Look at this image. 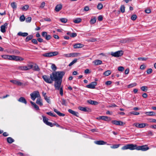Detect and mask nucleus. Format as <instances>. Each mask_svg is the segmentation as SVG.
Instances as JSON below:
<instances>
[{"instance_id": "obj_38", "label": "nucleus", "mask_w": 156, "mask_h": 156, "mask_svg": "<svg viewBox=\"0 0 156 156\" xmlns=\"http://www.w3.org/2000/svg\"><path fill=\"white\" fill-rule=\"evenodd\" d=\"M136 83H135L130 84L128 85L127 87L128 88H131L136 86Z\"/></svg>"}, {"instance_id": "obj_39", "label": "nucleus", "mask_w": 156, "mask_h": 156, "mask_svg": "<svg viewBox=\"0 0 156 156\" xmlns=\"http://www.w3.org/2000/svg\"><path fill=\"white\" fill-rule=\"evenodd\" d=\"M11 5L13 9H15L16 8V4L15 2H12L11 4Z\"/></svg>"}, {"instance_id": "obj_11", "label": "nucleus", "mask_w": 156, "mask_h": 156, "mask_svg": "<svg viewBox=\"0 0 156 156\" xmlns=\"http://www.w3.org/2000/svg\"><path fill=\"white\" fill-rule=\"evenodd\" d=\"M78 108L80 110L84 112H91V109L87 107H83L79 106L78 107Z\"/></svg>"}, {"instance_id": "obj_37", "label": "nucleus", "mask_w": 156, "mask_h": 156, "mask_svg": "<svg viewBox=\"0 0 156 156\" xmlns=\"http://www.w3.org/2000/svg\"><path fill=\"white\" fill-rule=\"evenodd\" d=\"M29 8V6L27 5H25L23 6L21 9L23 11H26Z\"/></svg>"}, {"instance_id": "obj_8", "label": "nucleus", "mask_w": 156, "mask_h": 156, "mask_svg": "<svg viewBox=\"0 0 156 156\" xmlns=\"http://www.w3.org/2000/svg\"><path fill=\"white\" fill-rule=\"evenodd\" d=\"M148 124L146 123H142L139 124L138 123H135L133 124V126H135L136 127L138 128H143L145 127L146 126H147Z\"/></svg>"}, {"instance_id": "obj_30", "label": "nucleus", "mask_w": 156, "mask_h": 156, "mask_svg": "<svg viewBox=\"0 0 156 156\" xmlns=\"http://www.w3.org/2000/svg\"><path fill=\"white\" fill-rule=\"evenodd\" d=\"M33 69L35 71H39L40 70L39 66L36 64H35L34 66H33Z\"/></svg>"}, {"instance_id": "obj_43", "label": "nucleus", "mask_w": 156, "mask_h": 156, "mask_svg": "<svg viewBox=\"0 0 156 156\" xmlns=\"http://www.w3.org/2000/svg\"><path fill=\"white\" fill-rule=\"evenodd\" d=\"M125 7L124 5H122L121 6L120 8V10L123 13L125 12Z\"/></svg>"}, {"instance_id": "obj_60", "label": "nucleus", "mask_w": 156, "mask_h": 156, "mask_svg": "<svg viewBox=\"0 0 156 156\" xmlns=\"http://www.w3.org/2000/svg\"><path fill=\"white\" fill-rule=\"evenodd\" d=\"M131 114L134 115H138L140 114V113L139 112H131Z\"/></svg>"}, {"instance_id": "obj_15", "label": "nucleus", "mask_w": 156, "mask_h": 156, "mask_svg": "<svg viewBox=\"0 0 156 156\" xmlns=\"http://www.w3.org/2000/svg\"><path fill=\"white\" fill-rule=\"evenodd\" d=\"M8 25V24L6 23L1 26V31L2 32L4 33L6 31L5 29L7 28Z\"/></svg>"}, {"instance_id": "obj_47", "label": "nucleus", "mask_w": 156, "mask_h": 156, "mask_svg": "<svg viewBox=\"0 0 156 156\" xmlns=\"http://www.w3.org/2000/svg\"><path fill=\"white\" fill-rule=\"evenodd\" d=\"M44 98L48 103H50L51 101H50V97H48L47 96L45 97Z\"/></svg>"}, {"instance_id": "obj_48", "label": "nucleus", "mask_w": 156, "mask_h": 156, "mask_svg": "<svg viewBox=\"0 0 156 156\" xmlns=\"http://www.w3.org/2000/svg\"><path fill=\"white\" fill-rule=\"evenodd\" d=\"M60 20L61 22L64 23H66L67 21V19L64 18L60 19Z\"/></svg>"}, {"instance_id": "obj_33", "label": "nucleus", "mask_w": 156, "mask_h": 156, "mask_svg": "<svg viewBox=\"0 0 156 156\" xmlns=\"http://www.w3.org/2000/svg\"><path fill=\"white\" fill-rule=\"evenodd\" d=\"M120 144H113L112 146H111V148L112 149H115L118 148L120 145Z\"/></svg>"}, {"instance_id": "obj_13", "label": "nucleus", "mask_w": 156, "mask_h": 156, "mask_svg": "<svg viewBox=\"0 0 156 156\" xmlns=\"http://www.w3.org/2000/svg\"><path fill=\"white\" fill-rule=\"evenodd\" d=\"M42 118L43 121L44 123L49 126H52V123L48 121V118L44 116H42Z\"/></svg>"}, {"instance_id": "obj_23", "label": "nucleus", "mask_w": 156, "mask_h": 156, "mask_svg": "<svg viewBox=\"0 0 156 156\" xmlns=\"http://www.w3.org/2000/svg\"><path fill=\"white\" fill-rule=\"evenodd\" d=\"M93 63L95 65H98L102 64V62L101 60H95L93 62Z\"/></svg>"}, {"instance_id": "obj_36", "label": "nucleus", "mask_w": 156, "mask_h": 156, "mask_svg": "<svg viewBox=\"0 0 156 156\" xmlns=\"http://www.w3.org/2000/svg\"><path fill=\"white\" fill-rule=\"evenodd\" d=\"M96 18L95 17L92 18L90 20V23L91 24H94L95 23L96 21Z\"/></svg>"}, {"instance_id": "obj_35", "label": "nucleus", "mask_w": 156, "mask_h": 156, "mask_svg": "<svg viewBox=\"0 0 156 156\" xmlns=\"http://www.w3.org/2000/svg\"><path fill=\"white\" fill-rule=\"evenodd\" d=\"M2 57L4 59H8L10 60L11 56V55H2Z\"/></svg>"}, {"instance_id": "obj_49", "label": "nucleus", "mask_w": 156, "mask_h": 156, "mask_svg": "<svg viewBox=\"0 0 156 156\" xmlns=\"http://www.w3.org/2000/svg\"><path fill=\"white\" fill-rule=\"evenodd\" d=\"M118 69L119 71L122 72L124 70V68L123 66H120L118 67Z\"/></svg>"}, {"instance_id": "obj_51", "label": "nucleus", "mask_w": 156, "mask_h": 156, "mask_svg": "<svg viewBox=\"0 0 156 156\" xmlns=\"http://www.w3.org/2000/svg\"><path fill=\"white\" fill-rule=\"evenodd\" d=\"M103 5H102L101 3H99L98 4L97 6V8L99 9H101L102 8Z\"/></svg>"}, {"instance_id": "obj_41", "label": "nucleus", "mask_w": 156, "mask_h": 156, "mask_svg": "<svg viewBox=\"0 0 156 156\" xmlns=\"http://www.w3.org/2000/svg\"><path fill=\"white\" fill-rule=\"evenodd\" d=\"M52 65L51 66V69L54 71H55L57 69V67L55 66V64H52Z\"/></svg>"}, {"instance_id": "obj_9", "label": "nucleus", "mask_w": 156, "mask_h": 156, "mask_svg": "<svg viewBox=\"0 0 156 156\" xmlns=\"http://www.w3.org/2000/svg\"><path fill=\"white\" fill-rule=\"evenodd\" d=\"M97 82H91L90 83L86 86V87L90 88V89H94L95 87V86L97 85Z\"/></svg>"}, {"instance_id": "obj_53", "label": "nucleus", "mask_w": 156, "mask_h": 156, "mask_svg": "<svg viewBox=\"0 0 156 156\" xmlns=\"http://www.w3.org/2000/svg\"><path fill=\"white\" fill-rule=\"evenodd\" d=\"M59 90H60V95L62 96L63 95V88L62 87H61L60 88Z\"/></svg>"}, {"instance_id": "obj_1", "label": "nucleus", "mask_w": 156, "mask_h": 156, "mask_svg": "<svg viewBox=\"0 0 156 156\" xmlns=\"http://www.w3.org/2000/svg\"><path fill=\"white\" fill-rule=\"evenodd\" d=\"M129 149L131 150L136 149L137 150H142V151H146L149 149L147 145H143L141 146H137L136 144H127L123 146L122 148V150Z\"/></svg>"}, {"instance_id": "obj_57", "label": "nucleus", "mask_w": 156, "mask_h": 156, "mask_svg": "<svg viewBox=\"0 0 156 156\" xmlns=\"http://www.w3.org/2000/svg\"><path fill=\"white\" fill-rule=\"evenodd\" d=\"M71 55H72L71 57H75L77 56L78 54H79V53H71Z\"/></svg>"}, {"instance_id": "obj_27", "label": "nucleus", "mask_w": 156, "mask_h": 156, "mask_svg": "<svg viewBox=\"0 0 156 156\" xmlns=\"http://www.w3.org/2000/svg\"><path fill=\"white\" fill-rule=\"evenodd\" d=\"M82 21V19L80 18H77L73 19V21L75 23H78L81 22Z\"/></svg>"}, {"instance_id": "obj_62", "label": "nucleus", "mask_w": 156, "mask_h": 156, "mask_svg": "<svg viewBox=\"0 0 156 156\" xmlns=\"http://www.w3.org/2000/svg\"><path fill=\"white\" fill-rule=\"evenodd\" d=\"M32 43L35 44H38V42L37 40L35 39H33L32 40Z\"/></svg>"}, {"instance_id": "obj_64", "label": "nucleus", "mask_w": 156, "mask_h": 156, "mask_svg": "<svg viewBox=\"0 0 156 156\" xmlns=\"http://www.w3.org/2000/svg\"><path fill=\"white\" fill-rule=\"evenodd\" d=\"M34 107V108L36 110H39V107L36 105L35 104L34 105H33Z\"/></svg>"}, {"instance_id": "obj_46", "label": "nucleus", "mask_w": 156, "mask_h": 156, "mask_svg": "<svg viewBox=\"0 0 156 156\" xmlns=\"http://www.w3.org/2000/svg\"><path fill=\"white\" fill-rule=\"evenodd\" d=\"M137 18V16L136 15L134 14L132 16L131 18L133 20H135Z\"/></svg>"}, {"instance_id": "obj_44", "label": "nucleus", "mask_w": 156, "mask_h": 156, "mask_svg": "<svg viewBox=\"0 0 156 156\" xmlns=\"http://www.w3.org/2000/svg\"><path fill=\"white\" fill-rule=\"evenodd\" d=\"M46 113L47 114L53 117H56L57 116V115L56 114H54L51 112H47Z\"/></svg>"}, {"instance_id": "obj_56", "label": "nucleus", "mask_w": 156, "mask_h": 156, "mask_svg": "<svg viewBox=\"0 0 156 156\" xmlns=\"http://www.w3.org/2000/svg\"><path fill=\"white\" fill-rule=\"evenodd\" d=\"M31 20V18L30 17H27L26 20V21L27 22H30Z\"/></svg>"}, {"instance_id": "obj_6", "label": "nucleus", "mask_w": 156, "mask_h": 156, "mask_svg": "<svg viewBox=\"0 0 156 156\" xmlns=\"http://www.w3.org/2000/svg\"><path fill=\"white\" fill-rule=\"evenodd\" d=\"M33 67V65L28 64L27 66H18L17 69L22 71H26L32 69Z\"/></svg>"}, {"instance_id": "obj_61", "label": "nucleus", "mask_w": 156, "mask_h": 156, "mask_svg": "<svg viewBox=\"0 0 156 156\" xmlns=\"http://www.w3.org/2000/svg\"><path fill=\"white\" fill-rule=\"evenodd\" d=\"M98 19L99 21H101L103 20V16L101 15H100L98 16Z\"/></svg>"}, {"instance_id": "obj_12", "label": "nucleus", "mask_w": 156, "mask_h": 156, "mask_svg": "<svg viewBox=\"0 0 156 156\" xmlns=\"http://www.w3.org/2000/svg\"><path fill=\"white\" fill-rule=\"evenodd\" d=\"M42 36L47 40H48L50 39L51 37V35H47V32H43L41 33Z\"/></svg>"}, {"instance_id": "obj_63", "label": "nucleus", "mask_w": 156, "mask_h": 156, "mask_svg": "<svg viewBox=\"0 0 156 156\" xmlns=\"http://www.w3.org/2000/svg\"><path fill=\"white\" fill-rule=\"evenodd\" d=\"M145 12L146 13H150L151 12V10L150 9H147L145 10Z\"/></svg>"}, {"instance_id": "obj_28", "label": "nucleus", "mask_w": 156, "mask_h": 156, "mask_svg": "<svg viewBox=\"0 0 156 156\" xmlns=\"http://www.w3.org/2000/svg\"><path fill=\"white\" fill-rule=\"evenodd\" d=\"M18 35L20 36H21L23 37L27 36L28 34L27 33H22L21 32H19L18 34Z\"/></svg>"}, {"instance_id": "obj_4", "label": "nucleus", "mask_w": 156, "mask_h": 156, "mask_svg": "<svg viewBox=\"0 0 156 156\" xmlns=\"http://www.w3.org/2000/svg\"><path fill=\"white\" fill-rule=\"evenodd\" d=\"M58 52L57 51H54L53 52H49L46 53L42 54V55L46 57H50L58 55Z\"/></svg>"}, {"instance_id": "obj_3", "label": "nucleus", "mask_w": 156, "mask_h": 156, "mask_svg": "<svg viewBox=\"0 0 156 156\" xmlns=\"http://www.w3.org/2000/svg\"><path fill=\"white\" fill-rule=\"evenodd\" d=\"M57 73V71H54L50 75V77L49 76L46 75L43 76L42 77L46 82L51 84L53 82V80L55 79Z\"/></svg>"}, {"instance_id": "obj_14", "label": "nucleus", "mask_w": 156, "mask_h": 156, "mask_svg": "<svg viewBox=\"0 0 156 156\" xmlns=\"http://www.w3.org/2000/svg\"><path fill=\"white\" fill-rule=\"evenodd\" d=\"M112 123L116 125L123 126L125 124V123L122 121L117 120H112Z\"/></svg>"}, {"instance_id": "obj_29", "label": "nucleus", "mask_w": 156, "mask_h": 156, "mask_svg": "<svg viewBox=\"0 0 156 156\" xmlns=\"http://www.w3.org/2000/svg\"><path fill=\"white\" fill-rule=\"evenodd\" d=\"M145 114L149 116H153L155 115V113L154 112H145Z\"/></svg>"}, {"instance_id": "obj_50", "label": "nucleus", "mask_w": 156, "mask_h": 156, "mask_svg": "<svg viewBox=\"0 0 156 156\" xmlns=\"http://www.w3.org/2000/svg\"><path fill=\"white\" fill-rule=\"evenodd\" d=\"M25 19V17L23 15L20 16V21L22 22L24 21Z\"/></svg>"}, {"instance_id": "obj_59", "label": "nucleus", "mask_w": 156, "mask_h": 156, "mask_svg": "<svg viewBox=\"0 0 156 156\" xmlns=\"http://www.w3.org/2000/svg\"><path fill=\"white\" fill-rule=\"evenodd\" d=\"M77 36V34L76 33H72L70 35V37H74Z\"/></svg>"}, {"instance_id": "obj_22", "label": "nucleus", "mask_w": 156, "mask_h": 156, "mask_svg": "<svg viewBox=\"0 0 156 156\" xmlns=\"http://www.w3.org/2000/svg\"><path fill=\"white\" fill-rule=\"evenodd\" d=\"M87 102L90 104L92 105H97L98 104V102L97 101L89 100L87 101Z\"/></svg>"}, {"instance_id": "obj_40", "label": "nucleus", "mask_w": 156, "mask_h": 156, "mask_svg": "<svg viewBox=\"0 0 156 156\" xmlns=\"http://www.w3.org/2000/svg\"><path fill=\"white\" fill-rule=\"evenodd\" d=\"M77 59L76 58L74 59L69 65V66H70L77 62Z\"/></svg>"}, {"instance_id": "obj_31", "label": "nucleus", "mask_w": 156, "mask_h": 156, "mask_svg": "<svg viewBox=\"0 0 156 156\" xmlns=\"http://www.w3.org/2000/svg\"><path fill=\"white\" fill-rule=\"evenodd\" d=\"M7 142L9 144H12L14 141V140L11 137H8L7 138Z\"/></svg>"}, {"instance_id": "obj_20", "label": "nucleus", "mask_w": 156, "mask_h": 156, "mask_svg": "<svg viewBox=\"0 0 156 156\" xmlns=\"http://www.w3.org/2000/svg\"><path fill=\"white\" fill-rule=\"evenodd\" d=\"M18 101L19 102L24 103L26 105L27 104V101L25 98L23 97H20L19 99H18Z\"/></svg>"}, {"instance_id": "obj_34", "label": "nucleus", "mask_w": 156, "mask_h": 156, "mask_svg": "<svg viewBox=\"0 0 156 156\" xmlns=\"http://www.w3.org/2000/svg\"><path fill=\"white\" fill-rule=\"evenodd\" d=\"M111 73V72L110 70H108L105 71L103 73V75L107 76L110 75Z\"/></svg>"}, {"instance_id": "obj_54", "label": "nucleus", "mask_w": 156, "mask_h": 156, "mask_svg": "<svg viewBox=\"0 0 156 156\" xmlns=\"http://www.w3.org/2000/svg\"><path fill=\"white\" fill-rule=\"evenodd\" d=\"M148 121L150 122H154V123H156V119H149L148 120Z\"/></svg>"}, {"instance_id": "obj_42", "label": "nucleus", "mask_w": 156, "mask_h": 156, "mask_svg": "<svg viewBox=\"0 0 156 156\" xmlns=\"http://www.w3.org/2000/svg\"><path fill=\"white\" fill-rule=\"evenodd\" d=\"M128 39H123L120 40V42L121 43H125L127 42L128 41Z\"/></svg>"}, {"instance_id": "obj_58", "label": "nucleus", "mask_w": 156, "mask_h": 156, "mask_svg": "<svg viewBox=\"0 0 156 156\" xmlns=\"http://www.w3.org/2000/svg\"><path fill=\"white\" fill-rule=\"evenodd\" d=\"M138 60H142V61H145L147 60V58H142L140 57L138 58Z\"/></svg>"}, {"instance_id": "obj_26", "label": "nucleus", "mask_w": 156, "mask_h": 156, "mask_svg": "<svg viewBox=\"0 0 156 156\" xmlns=\"http://www.w3.org/2000/svg\"><path fill=\"white\" fill-rule=\"evenodd\" d=\"M36 103L40 106H42L43 105L42 101L41 99V97L37 98L36 101Z\"/></svg>"}, {"instance_id": "obj_45", "label": "nucleus", "mask_w": 156, "mask_h": 156, "mask_svg": "<svg viewBox=\"0 0 156 156\" xmlns=\"http://www.w3.org/2000/svg\"><path fill=\"white\" fill-rule=\"evenodd\" d=\"M147 87L146 86H142L140 87V89L144 91H146L147 90Z\"/></svg>"}, {"instance_id": "obj_19", "label": "nucleus", "mask_w": 156, "mask_h": 156, "mask_svg": "<svg viewBox=\"0 0 156 156\" xmlns=\"http://www.w3.org/2000/svg\"><path fill=\"white\" fill-rule=\"evenodd\" d=\"M10 82L18 86H21L23 84L20 81L16 80H11Z\"/></svg>"}, {"instance_id": "obj_25", "label": "nucleus", "mask_w": 156, "mask_h": 156, "mask_svg": "<svg viewBox=\"0 0 156 156\" xmlns=\"http://www.w3.org/2000/svg\"><path fill=\"white\" fill-rule=\"evenodd\" d=\"M54 111L55 112H56L59 116H64L65 115V114L61 113L56 109L54 108Z\"/></svg>"}, {"instance_id": "obj_32", "label": "nucleus", "mask_w": 156, "mask_h": 156, "mask_svg": "<svg viewBox=\"0 0 156 156\" xmlns=\"http://www.w3.org/2000/svg\"><path fill=\"white\" fill-rule=\"evenodd\" d=\"M33 38V36L32 35H30L27 36L25 39V41L26 42H28L29 40L32 39Z\"/></svg>"}, {"instance_id": "obj_52", "label": "nucleus", "mask_w": 156, "mask_h": 156, "mask_svg": "<svg viewBox=\"0 0 156 156\" xmlns=\"http://www.w3.org/2000/svg\"><path fill=\"white\" fill-rule=\"evenodd\" d=\"M52 126H50V127H53L54 126H56L57 127H60V126L57 123L55 122L54 123H52Z\"/></svg>"}, {"instance_id": "obj_2", "label": "nucleus", "mask_w": 156, "mask_h": 156, "mask_svg": "<svg viewBox=\"0 0 156 156\" xmlns=\"http://www.w3.org/2000/svg\"><path fill=\"white\" fill-rule=\"evenodd\" d=\"M65 74V72L64 71H57L55 79L53 80L55 81L54 87L56 90H59L62 81V78Z\"/></svg>"}, {"instance_id": "obj_10", "label": "nucleus", "mask_w": 156, "mask_h": 156, "mask_svg": "<svg viewBox=\"0 0 156 156\" xmlns=\"http://www.w3.org/2000/svg\"><path fill=\"white\" fill-rule=\"evenodd\" d=\"M10 60H14L16 61H23V59L19 56H16L15 55H11Z\"/></svg>"}, {"instance_id": "obj_16", "label": "nucleus", "mask_w": 156, "mask_h": 156, "mask_svg": "<svg viewBox=\"0 0 156 156\" xmlns=\"http://www.w3.org/2000/svg\"><path fill=\"white\" fill-rule=\"evenodd\" d=\"M73 46L74 48H80L83 47L84 45L80 43H77L74 44Z\"/></svg>"}, {"instance_id": "obj_21", "label": "nucleus", "mask_w": 156, "mask_h": 156, "mask_svg": "<svg viewBox=\"0 0 156 156\" xmlns=\"http://www.w3.org/2000/svg\"><path fill=\"white\" fill-rule=\"evenodd\" d=\"M62 8V5L61 4L57 5L55 7V10L57 12L59 11Z\"/></svg>"}, {"instance_id": "obj_5", "label": "nucleus", "mask_w": 156, "mask_h": 156, "mask_svg": "<svg viewBox=\"0 0 156 156\" xmlns=\"http://www.w3.org/2000/svg\"><path fill=\"white\" fill-rule=\"evenodd\" d=\"M31 98L33 101H34L36 98L40 97L39 92L38 91H35L30 94Z\"/></svg>"}, {"instance_id": "obj_55", "label": "nucleus", "mask_w": 156, "mask_h": 156, "mask_svg": "<svg viewBox=\"0 0 156 156\" xmlns=\"http://www.w3.org/2000/svg\"><path fill=\"white\" fill-rule=\"evenodd\" d=\"M152 72V70L150 68L148 69L147 71V74H150Z\"/></svg>"}, {"instance_id": "obj_18", "label": "nucleus", "mask_w": 156, "mask_h": 156, "mask_svg": "<svg viewBox=\"0 0 156 156\" xmlns=\"http://www.w3.org/2000/svg\"><path fill=\"white\" fill-rule=\"evenodd\" d=\"M99 119L106 121H109L111 120L110 117L106 116H100L99 117Z\"/></svg>"}, {"instance_id": "obj_17", "label": "nucleus", "mask_w": 156, "mask_h": 156, "mask_svg": "<svg viewBox=\"0 0 156 156\" xmlns=\"http://www.w3.org/2000/svg\"><path fill=\"white\" fill-rule=\"evenodd\" d=\"M96 144L98 145H104L106 144L107 142L103 140H96L94 141Z\"/></svg>"}, {"instance_id": "obj_7", "label": "nucleus", "mask_w": 156, "mask_h": 156, "mask_svg": "<svg viewBox=\"0 0 156 156\" xmlns=\"http://www.w3.org/2000/svg\"><path fill=\"white\" fill-rule=\"evenodd\" d=\"M123 54L122 51H119L115 52H112L111 55L114 57H118L122 56Z\"/></svg>"}, {"instance_id": "obj_24", "label": "nucleus", "mask_w": 156, "mask_h": 156, "mask_svg": "<svg viewBox=\"0 0 156 156\" xmlns=\"http://www.w3.org/2000/svg\"><path fill=\"white\" fill-rule=\"evenodd\" d=\"M59 102L61 103L62 105L66 106L67 105V102L66 100L63 98H61V100L59 101Z\"/></svg>"}]
</instances>
